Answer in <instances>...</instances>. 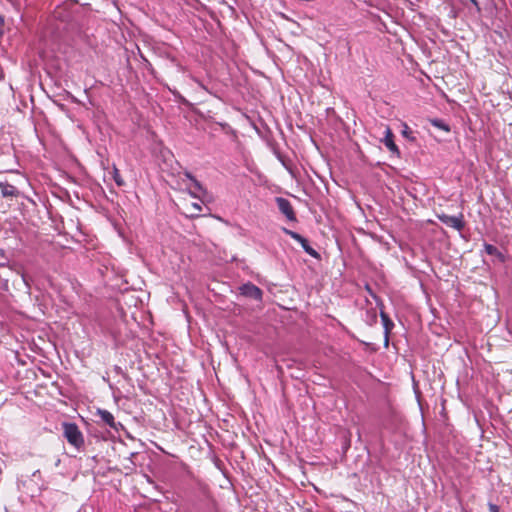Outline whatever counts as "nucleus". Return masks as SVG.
I'll return each mask as SVG.
<instances>
[{
	"mask_svg": "<svg viewBox=\"0 0 512 512\" xmlns=\"http://www.w3.org/2000/svg\"><path fill=\"white\" fill-rule=\"evenodd\" d=\"M276 203L280 212L284 214L289 221H296V216L289 200L283 197H277Z\"/></svg>",
	"mask_w": 512,
	"mask_h": 512,
	"instance_id": "20e7f679",
	"label": "nucleus"
},
{
	"mask_svg": "<svg viewBox=\"0 0 512 512\" xmlns=\"http://www.w3.org/2000/svg\"><path fill=\"white\" fill-rule=\"evenodd\" d=\"M489 511L490 512H499V507L493 503H489Z\"/></svg>",
	"mask_w": 512,
	"mask_h": 512,
	"instance_id": "2eb2a0df",
	"label": "nucleus"
},
{
	"mask_svg": "<svg viewBox=\"0 0 512 512\" xmlns=\"http://www.w3.org/2000/svg\"><path fill=\"white\" fill-rule=\"evenodd\" d=\"M190 194H191L193 197H197V195H196L194 192H190Z\"/></svg>",
	"mask_w": 512,
	"mask_h": 512,
	"instance_id": "6ab92c4d",
	"label": "nucleus"
},
{
	"mask_svg": "<svg viewBox=\"0 0 512 512\" xmlns=\"http://www.w3.org/2000/svg\"><path fill=\"white\" fill-rule=\"evenodd\" d=\"M184 175L187 179H189L192 182V185L195 190H197L198 192L204 190L202 184L190 172H185Z\"/></svg>",
	"mask_w": 512,
	"mask_h": 512,
	"instance_id": "9d476101",
	"label": "nucleus"
},
{
	"mask_svg": "<svg viewBox=\"0 0 512 512\" xmlns=\"http://www.w3.org/2000/svg\"><path fill=\"white\" fill-rule=\"evenodd\" d=\"M0 188L3 197L15 196L18 192L15 186L8 183H0Z\"/></svg>",
	"mask_w": 512,
	"mask_h": 512,
	"instance_id": "1a4fd4ad",
	"label": "nucleus"
},
{
	"mask_svg": "<svg viewBox=\"0 0 512 512\" xmlns=\"http://www.w3.org/2000/svg\"><path fill=\"white\" fill-rule=\"evenodd\" d=\"M193 207H194L195 209H197L198 211H201V209H202V208H201V206H200L198 203H194V204H193Z\"/></svg>",
	"mask_w": 512,
	"mask_h": 512,
	"instance_id": "dca6fc26",
	"label": "nucleus"
},
{
	"mask_svg": "<svg viewBox=\"0 0 512 512\" xmlns=\"http://www.w3.org/2000/svg\"><path fill=\"white\" fill-rule=\"evenodd\" d=\"M384 145L387 147V149L392 152L393 154H396L397 156L400 155V151L397 147V145L394 142V135L392 133V130L387 126L384 132V138L382 140Z\"/></svg>",
	"mask_w": 512,
	"mask_h": 512,
	"instance_id": "423d86ee",
	"label": "nucleus"
},
{
	"mask_svg": "<svg viewBox=\"0 0 512 512\" xmlns=\"http://www.w3.org/2000/svg\"><path fill=\"white\" fill-rule=\"evenodd\" d=\"M9 265L8 257L4 249L0 248V267H7Z\"/></svg>",
	"mask_w": 512,
	"mask_h": 512,
	"instance_id": "4468645a",
	"label": "nucleus"
},
{
	"mask_svg": "<svg viewBox=\"0 0 512 512\" xmlns=\"http://www.w3.org/2000/svg\"><path fill=\"white\" fill-rule=\"evenodd\" d=\"M403 134L406 136L408 134V131L404 130Z\"/></svg>",
	"mask_w": 512,
	"mask_h": 512,
	"instance_id": "aec40b11",
	"label": "nucleus"
},
{
	"mask_svg": "<svg viewBox=\"0 0 512 512\" xmlns=\"http://www.w3.org/2000/svg\"><path fill=\"white\" fill-rule=\"evenodd\" d=\"M239 289H240L241 295H243V296L252 298L254 300L262 299L261 289L252 283L243 284Z\"/></svg>",
	"mask_w": 512,
	"mask_h": 512,
	"instance_id": "39448f33",
	"label": "nucleus"
},
{
	"mask_svg": "<svg viewBox=\"0 0 512 512\" xmlns=\"http://www.w3.org/2000/svg\"><path fill=\"white\" fill-rule=\"evenodd\" d=\"M63 435L68 443L76 449H81L84 446V437L79 427L75 423L64 422L62 424Z\"/></svg>",
	"mask_w": 512,
	"mask_h": 512,
	"instance_id": "f257e3e1",
	"label": "nucleus"
},
{
	"mask_svg": "<svg viewBox=\"0 0 512 512\" xmlns=\"http://www.w3.org/2000/svg\"><path fill=\"white\" fill-rule=\"evenodd\" d=\"M431 124L434 126V127H437L443 131H446V132H449L450 131V127L442 120L440 119H433L431 120Z\"/></svg>",
	"mask_w": 512,
	"mask_h": 512,
	"instance_id": "f8f14e48",
	"label": "nucleus"
},
{
	"mask_svg": "<svg viewBox=\"0 0 512 512\" xmlns=\"http://www.w3.org/2000/svg\"><path fill=\"white\" fill-rule=\"evenodd\" d=\"M112 176H113V180L115 181L117 186L121 187L125 184V182H124L123 178L121 177L119 170L117 169L116 166H113Z\"/></svg>",
	"mask_w": 512,
	"mask_h": 512,
	"instance_id": "9b49d317",
	"label": "nucleus"
},
{
	"mask_svg": "<svg viewBox=\"0 0 512 512\" xmlns=\"http://www.w3.org/2000/svg\"><path fill=\"white\" fill-rule=\"evenodd\" d=\"M472 4L477 5V0H469Z\"/></svg>",
	"mask_w": 512,
	"mask_h": 512,
	"instance_id": "a211bd4d",
	"label": "nucleus"
},
{
	"mask_svg": "<svg viewBox=\"0 0 512 512\" xmlns=\"http://www.w3.org/2000/svg\"><path fill=\"white\" fill-rule=\"evenodd\" d=\"M283 231L285 234L289 235L291 238L299 242L307 254L314 258L320 257L319 253L313 247L310 246L308 240L304 238L302 235L286 228H283Z\"/></svg>",
	"mask_w": 512,
	"mask_h": 512,
	"instance_id": "f03ea898",
	"label": "nucleus"
},
{
	"mask_svg": "<svg viewBox=\"0 0 512 512\" xmlns=\"http://www.w3.org/2000/svg\"><path fill=\"white\" fill-rule=\"evenodd\" d=\"M438 219L448 227L454 228L458 231L462 230L465 223L463 220V215L460 213L456 216H450L447 214L438 215Z\"/></svg>",
	"mask_w": 512,
	"mask_h": 512,
	"instance_id": "7ed1b4c3",
	"label": "nucleus"
},
{
	"mask_svg": "<svg viewBox=\"0 0 512 512\" xmlns=\"http://www.w3.org/2000/svg\"><path fill=\"white\" fill-rule=\"evenodd\" d=\"M484 250L488 255L502 256V254L499 252V250L492 244L485 243Z\"/></svg>",
	"mask_w": 512,
	"mask_h": 512,
	"instance_id": "ddd939ff",
	"label": "nucleus"
},
{
	"mask_svg": "<svg viewBox=\"0 0 512 512\" xmlns=\"http://www.w3.org/2000/svg\"><path fill=\"white\" fill-rule=\"evenodd\" d=\"M97 415L100 417L101 421L108 425L110 428L116 429L117 424L111 412L104 409H98Z\"/></svg>",
	"mask_w": 512,
	"mask_h": 512,
	"instance_id": "6e6552de",
	"label": "nucleus"
},
{
	"mask_svg": "<svg viewBox=\"0 0 512 512\" xmlns=\"http://www.w3.org/2000/svg\"><path fill=\"white\" fill-rule=\"evenodd\" d=\"M380 317H381L382 324L384 327V344H385V346H388L389 333L392 330V328L394 327V323L391 321L389 316L383 311H381Z\"/></svg>",
	"mask_w": 512,
	"mask_h": 512,
	"instance_id": "0eeeda50",
	"label": "nucleus"
},
{
	"mask_svg": "<svg viewBox=\"0 0 512 512\" xmlns=\"http://www.w3.org/2000/svg\"><path fill=\"white\" fill-rule=\"evenodd\" d=\"M196 82L198 83V85H199L201 88H203L204 90H207V89H206V87H205L201 82H199L198 80H196Z\"/></svg>",
	"mask_w": 512,
	"mask_h": 512,
	"instance_id": "f3484780",
	"label": "nucleus"
}]
</instances>
